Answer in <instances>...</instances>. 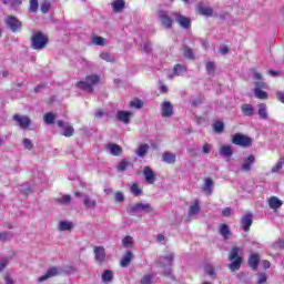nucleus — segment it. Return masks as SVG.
I'll list each match as a JSON object with an SVG mask.
<instances>
[{
  "label": "nucleus",
  "instance_id": "5",
  "mask_svg": "<svg viewBox=\"0 0 284 284\" xmlns=\"http://www.w3.org/2000/svg\"><path fill=\"white\" fill-rule=\"evenodd\" d=\"M253 77L257 81L255 82L254 95L256 97V99H267V92L263 91L267 90V83L261 81L263 79V75L258 72H255Z\"/></svg>",
  "mask_w": 284,
  "mask_h": 284
},
{
  "label": "nucleus",
  "instance_id": "50",
  "mask_svg": "<svg viewBox=\"0 0 284 284\" xmlns=\"http://www.w3.org/2000/svg\"><path fill=\"white\" fill-rule=\"evenodd\" d=\"M267 283V275L265 273H257V284Z\"/></svg>",
  "mask_w": 284,
  "mask_h": 284
},
{
  "label": "nucleus",
  "instance_id": "22",
  "mask_svg": "<svg viewBox=\"0 0 284 284\" xmlns=\"http://www.w3.org/2000/svg\"><path fill=\"white\" fill-rule=\"evenodd\" d=\"M197 12L199 14H202V17H212V14H214V10L203 3L197 6Z\"/></svg>",
  "mask_w": 284,
  "mask_h": 284
},
{
  "label": "nucleus",
  "instance_id": "7",
  "mask_svg": "<svg viewBox=\"0 0 284 284\" xmlns=\"http://www.w3.org/2000/svg\"><path fill=\"white\" fill-rule=\"evenodd\" d=\"M75 196H81L82 197V203L87 210H97V197L92 195H88L85 193L81 192H75Z\"/></svg>",
  "mask_w": 284,
  "mask_h": 284
},
{
  "label": "nucleus",
  "instance_id": "56",
  "mask_svg": "<svg viewBox=\"0 0 284 284\" xmlns=\"http://www.w3.org/2000/svg\"><path fill=\"white\" fill-rule=\"evenodd\" d=\"M50 2H44L41 4V12H43V14H48V12H50Z\"/></svg>",
  "mask_w": 284,
  "mask_h": 284
},
{
  "label": "nucleus",
  "instance_id": "60",
  "mask_svg": "<svg viewBox=\"0 0 284 284\" xmlns=\"http://www.w3.org/2000/svg\"><path fill=\"white\" fill-rule=\"evenodd\" d=\"M142 50H143V52H151V50H152V43H150V42H144L143 44H142Z\"/></svg>",
  "mask_w": 284,
  "mask_h": 284
},
{
  "label": "nucleus",
  "instance_id": "4",
  "mask_svg": "<svg viewBox=\"0 0 284 284\" xmlns=\"http://www.w3.org/2000/svg\"><path fill=\"white\" fill-rule=\"evenodd\" d=\"M48 45V36L41 31L33 32L31 37V48L33 50H43Z\"/></svg>",
  "mask_w": 284,
  "mask_h": 284
},
{
  "label": "nucleus",
  "instance_id": "47",
  "mask_svg": "<svg viewBox=\"0 0 284 284\" xmlns=\"http://www.w3.org/2000/svg\"><path fill=\"white\" fill-rule=\"evenodd\" d=\"M283 170V162L278 161L276 164L271 169L272 174H278Z\"/></svg>",
  "mask_w": 284,
  "mask_h": 284
},
{
  "label": "nucleus",
  "instance_id": "40",
  "mask_svg": "<svg viewBox=\"0 0 284 284\" xmlns=\"http://www.w3.org/2000/svg\"><path fill=\"white\" fill-rule=\"evenodd\" d=\"M112 278H114V273H112L110 270H105L102 274V282L111 283Z\"/></svg>",
  "mask_w": 284,
  "mask_h": 284
},
{
  "label": "nucleus",
  "instance_id": "19",
  "mask_svg": "<svg viewBox=\"0 0 284 284\" xmlns=\"http://www.w3.org/2000/svg\"><path fill=\"white\" fill-rule=\"evenodd\" d=\"M159 19L163 28H166V29L172 28V19H170V16H168V12L161 11L159 13Z\"/></svg>",
  "mask_w": 284,
  "mask_h": 284
},
{
  "label": "nucleus",
  "instance_id": "53",
  "mask_svg": "<svg viewBox=\"0 0 284 284\" xmlns=\"http://www.w3.org/2000/svg\"><path fill=\"white\" fill-rule=\"evenodd\" d=\"M212 152V144L204 143L202 146V154H210Z\"/></svg>",
  "mask_w": 284,
  "mask_h": 284
},
{
  "label": "nucleus",
  "instance_id": "42",
  "mask_svg": "<svg viewBox=\"0 0 284 284\" xmlns=\"http://www.w3.org/2000/svg\"><path fill=\"white\" fill-rule=\"evenodd\" d=\"M212 125H213L214 132H216L217 134H221V132H223V130L225 129V125L221 121H217V122L213 123Z\"/></svg>",
  "mask_w": 284,
  "mask_h": 284
},
{
  "label": "nucleus",
  "instance_id": "37",
  "mask_svg": "<svg viewBox=\"0 0 284 284\" xmlns=\"http://www.w3.org/2000/svg\"><path fill=\"white\" fill-rule=\"evenodd\" d=\"M187 71V69L185 68V65L183 64H176L173 69V74L175 77H181L182 74H185V72Z\"/></svg>",
  "mask_w": 284,
  "mask_h": 284
},
{
  "label": "nucleus",
  "instance_id": "31",
  "mask_svg": "<svg viewBox=\"0 0 284 284\" xmlns=\"http://www.w3.org/2000/svg\"><path fill=\"white\" fill-rule=\"evenodd\" d=\"M132 258H133V255L131 251H128L120 262L121 267H128V265L132 263Z\"/></svg>",
  "mask_w": 284,
  "mask_h": 284
},
{
  "label": "nucleus",
  "instance_id": "64",
  "mask_svg": "<svg viewBox=\"0 0 284 284\" xmlns=\"http://www.w3.org/2000/svg\"><path fill=\"white\" fill-rule=\"evenodd\" d=\"M158 243H163V241H165V235L163 234H159L156 237Z\"/></svg>",
  "mask_w": 284,
  "mask_h": 284
},
{
  "label": "nucleus",
  "instance_id": "3",
  "mask_svg": "<svg viewBox=\"0 0 284 284\" xmlns=\"http://www.w3.org/2000/svg\"><path fill=\"white\" fill-rule=\"evenodd\" d=\"M101 81V75L99 74H90L85 77L84 81L78 82V88L80 90H84V92H93L94 85H97Z\"/></svg>",
  "mask_w": 284,
  "mask_h": 284
},
{
  "label": "nucleus",
  "instance_id": "17",
  "mask_svg": "<svg viewBox=\"0 0 284 284\" xmlns=\"http://www.w3.org/2000/svg\"><path fill=\"white\" fill-rule=\"evenodd\" d=\"M267 203L268 207L274 211L280 210V207H283V200L276 196L268 197Z\"/></svg>",
  "mask_w": 284,
  "mask_h": 284
},
{
  "label": "nucleus",
  "instance_id": "49",
  "mask_svg": "<svg viewBox=\"0 0 284 284\" xmlns=\"http://www.w3.org/2000/svg\"><path fill=\"white\" fill-rule=\"evenodd\" d=\"M30 12H37L39 10V0H30Z\"/></svg>",
  "mask_w": 284,
  "mask_h": 284
},
{
  "label": "nucleus",
  "instance_id": "52",
  "mask_svg": "<svg viewBox=\"0 0 284 284\" xmlns=\"http://www.w3.org/2000/svg\"><path fill=\"white\" fill-rule=\"evenodd\" d=\"M152 278H154V275L152 274L144 275L141 284H152Z\"/></svg>",
  "mask_w": 284,
  "mask_h": 284
},
{
  "label": "nucleus",
  "instance_id": "43",
  "mask_svg": "<svg viewBox=\"0 0 284 284\" xmlns=\"http://www.w3.org/2000/svg\"><path fill=\"white\" fill-rule=\"evenodd\" d=\"M100 59H102V61H106V63L114 62V57H112L109 52H102L100 54Z\"/></svg>",
  "mask_w": 284,
  "mask_h": 284
},
{
  "label": "nucleus",
  "instance_id": "13",
  "mask_svg": "<svg viewBox=\"0 0 284 284\" xmlns=\"http://www.w3.org/2000/svg\"><path fill=\"white\" fill-rule=\"evenodd\" d=\"M6 23L13 32H19V30H21V21L17 20V18L12 16L7 18Z\"/></svg>",
  "mask_w": 284,
  "mask_h": 284
},
{
  "label": "nucleus",
  "instance_id": "30",
  "mask_svg": "<svg viewBox=\"0 0 284 284\" xmlns=\"http://www.w3.org/2000/svg\"><path fill=\"white\" fill-rule=\"evenodd\" d=\"M113 12H123L125 9V1L124 0H114L112 2Z\"/></svg>",
  "mask_w": 284,
  "mask_h": 284
},
{
  "label": "nucleus",
  "instance_id": "18",
  "mask_svg": "<svg viewBox=\"0 0 284 284\" xmlns=\"http://www.w3.org/2000/svg\"><path fill=\"white\" fill-rule=\"evenodd\" d=\"M173 16L175 17L176 23H179L181 28H184V29L190 28L191 26L190 18L181 16L180 13H173Z\"/></svg>",
  "mask_w": 284,
  "mask_h": 284
},
{
  "label": "nucleus",
  "instance_id": "16",
  "mask_svg": "<svg viewBox=\"0 0 284 284\" xmlns=\"http://www.w3.org/2000/svg\"><path fill=\"white\" fill-rule=\"evenodd\" d=\"M94 258L97 263H103L105 261V247L95 246L94 247Z\"/></svg>",
  "mask_w": 284,
  "mask_h": 284
},
{
  "label": "nucleus",
  "instance_id": "32",
  "mask_svg": "<svg viewBox=\"0 0 284 284\" xmlns=\"http://www.w3.org/2000/svg\"><path fill=\"white\" fill-rule=\"evenodd\" d=\"M258 261H261V257L258 254H252L248 257V265L252 267V270H256L258 267Z\"/></svg>",
  "mask_w": 284,
  "mask_h": 284
},
{
  "label": "nucleus",
  "instance_id": "44",
  "mask_svg": "<svg viewBox=\"0 0 284 284\" xmlns=\"http://www.w3.org/2000/svg\"><path fill=\"white\" fill-rule=\"evenodd\" d=\"M131 193L133 194V196H141V194H143V190L139 189V184L134 183L131 186Z\"/></svg>",
  "mask_w": 284,
  "mask_h": 284
},
{
  "label": "nucleus",
  "instance_id": "51",
  "mask_svg": "<svg viewBox=\"0 0 284 284\" xmlns=\"http://www.w3.org/2000/svg\"><path fill=\"white\" fill-rule=\"evenodd\" d=\"M92 42L94 43V45H105V39H103L102 37H94L92 39Z\"/></svg>",
  "mask_w": 284,
  "mask_h": 284
},
{
  "label": "nucleus",
  "instance_id": "48",
  "mask_svg": "<svg viewBox=\"0 0 284 284\" xmlns=\"http://www.w3.org/2000/svg\"><path fill=\"white\" fill-rule=\"evenodd\" d=\"M183 54L186 59H194V51H192V49L189 47H184Z\"/></svg>",
  "mask_w": 284,
  "mask_h": 284
},
{
  "label": "nucleus",
  "instance_id": "46",
  "mask_svg": "<svg viewBox=\"0 0 284 284\" xmlns=\"http://www.w3.org/2000/svg\"><path fill=\"white\" fill-rule=\"evenodd\" d=\"M10 239H12V233L10 232L0 233V243H6V241H10Z\"/></svg>",
  "mask_w": 284,
  "mask_h": 284
},
{
  "label": "nucleus",
  "instance_id": "34",
  "mask_svg": "<svg viewBox=\"0 0 284 284\" xmlns=\"http://www.w3.org/2000/svg\"><path fill=\"white\" fill-rule=\"evenodd\" d=\"M72 227H74V224H72V222H70V221H61L59 223L60 232H70V230H72Z\"/></svg>",
  "mask_w": 284,
  "mask_h": 284
},
{
  "label": "nucleus",
  "instance_id": "58",
  "mask_svg": "<svg viewBox=\"0 0 284 284\" xmlns=\"http://www.w3.org/2000/svg\"><path fill=\"white\" fill-rule=\"evenodd\" d=\"M125 201V195H123L122 192H116L115 193V202L116 203H123Z\"/></svg>",
  "mask_w": 284,
  "mask_h": 284
},
{
  "label": "nucleus",
  "instance_id": "28",
  "mask_svg": "<svg viewBox=\"0 0 284 284\" xmlns=\"http://www.w3.org/2000/svg\"><path fill=\"white\" fill-rule=\"evenodd\" d=\"M241 111H242V114H244V116H254L256 109L252 104H243L241 106Z\"/></svg>",
  "mask_w": 284,
  "mask_h": 284
},
{
  "label": "nucleus",
  "instance_id": "33",
  "mask_svg": "<svg viewBox=\"0 0 284 284\" xmlns=\"http://www.w3.org/2000/svg\"><path fill=\"white\" fill-rule=\"evenodd\" d=\"M128 168H132V162H130L125 159L120 161L116 165L118 172H125V170H128Z\"/></svg>",
  "mask_w": 284,
  "mask_h": 284
},
{
  "label": "nucleus",
  "instance_id": "63",
  "mask_svg": "<svg viewBox=\"0 0 284 284\" xmlns=\"http://www.w3.org/2000/svg\"><path fill=\"white\" fill-rule=\"evenodd\" d=\"M232 214V209L231 207H225L222 210V216H230Z\"/></svg>",
  "mask_w": 284,
  "mask_h": 284
},
{
  "label": "nucleus",
  "instance_id": "14",
  "mask_svg": "<svg viewBox=\"0 0 284 284\" xmlns=\"http://www.w3.org/2000/svg\"><path fill=\"white\" fill-rule=\"evenodd\" d=\"M58 128H62L63 129V136L70 138L74 134V128L72 125L65 124V122H63V120H59L57 122Z\"/></svg>",
  "mask_w": 284,
  "mask_h": 284
},
{
  "label": "nucleus",
  "instance_id": "61",
  "mask_svg": "<svg viewBox=\"0 0 284 284\" xmlns=\"http://www.w3.org/2000/svg\"><path fill=\"white\" fill-rule=\"evenodd\" d=\"M20 192H22V194H30V185L24 184L20 187Z\"/></svg>",
  "mask_w": 284,
  "mask_h": 284
},
{
  "label": "nucleus",
  "instance_id": "35",
  "mask_svg": "<svg viewBox=\"0 0 284 284\" xmlns=\"http://www.w3.org/2000/svg\"><path fill=\"white\" fill-rule=\"evenodd\" d=\"M150 150V145L148 144H141L135 153H136V156H140V159H143V156H145L148 154V151Z\"/></svg>",
  "mask_w": 284,
  "mask_h": 284
},
{
  "label": "nucleus",
  "instance_id": "12",
  "mask_svg": "<svg viewBox=\"0 0 284 284\" xmlns=\"http://www.w3.org/2000/svg\"><path fill=\"white\" fill-rule=\"evenodd\" d=\"M143 176L146 183H149V185H154V183H156V174H154V171L152 170V168L144 166Z\"/></svg>",
  "mask_w": 284,
  "mask_h": 284
},
{
  "label": "nucleus",
  "instance_id": "26",
  "mask_svg": "<svg viewBox=\"0 0 284 284\" xmlns=\"http://www.w3.org/2000/svg\"><path fill=\"white\" fill-rule=\"evenodd\" d=\"M162 161L169 165H174V163H176V154L172 152H164L162 154Z\"/></svg>",
  "mask_w": 284,
  "mask_h": 284
},
{
  "label": "nucleus",
  "instance_id": "59",
  "mask_svg": "<svg viewBox=\"0 0 284 284\" xmlns=\"http://www.w3.org/2000/svg\"><path fill=\"white\" fill-rule=\"evenodd\" d=\"M23 146L26 148V150H32L34 145L32 144V141H30V139L26 138L23 140Z\"/></svg>",
  "mask_w": 284,
  "mask_h": 284
},
{
  "label": "nucleus",
  "instance_id": "9",
  "mask_svg": "<svg viewBox=\"0 0 284 284\" xmlns=\"http://www.w3.org/2000/svg\"><path fill=\"white\" fill-rule=\"evenodd\" d=\"M12 119L21 130H28L32 123V120L28 115H21L19 113L14 114Z\"/></svg>",
  "mask_w": 284,
  "mask_h": 284
},
{
  "label": "nucleus",
  "instance_id": "55",
  "mask_svg": "<svg viewBox=\"0 0 284 284\" xmlns=\"http://www.w3.org/2000/svg\"><path fill=\"white\" fill-rule=\"evenodd\" d=\"M44 121L50 125L54 123V114L52 113H47L44 114Z\"/></svg>",
  "mask_w": 284,
  "mask_h": 284
},
{
  "label": "nucleus",
  "instance_id": "15",
  "mask_svg": "<svg viewBox=\"0 0 284 284\" xmlns=\"http://www.w3.org/2000/svg\"><path fill=\"white\" fill-rule=\"evenodd\" d=\"M255 161H256V158L252 154L244 158L243 163H242L243 172H250V170H252V165H254Z\"/></svg>",
  "mask_w": 284,
  "mask_h": 284
},
{
  "label": "nucleus",
  "instance_id": "20",
  "mask_svg": "<svg viewBox=\"0 0 284 284\" xmlns=\"http://www.w3.org/2000/svg\"><path fill=\"white\" fill-rule=\"evenodd\" d=\"M241 225L244 232H250V227H252V213H246L242 216Z\"/></svg>",
  "mask_w": 284,
  "mask_h": 284
},
{
  "label": "nucleus",
  "instance_id": "29",
  "mask_svg": "<svg viewBox=\"0 0 284 284\" xmlns=\"http://www.w3.org/2000/svg\"><path fill=\"white\" fill-rule=\"evenodd\" d=\"M220 156H223L224 159H230L234 152L232 151V146L230 145H222L219 149Z\"/></svg>",
  "mask_w": 284,
  "mask_h": 284
},
{
  "label": "nucleus",
  "instance_id": "45",
  "mask_svg": "<svg viewBox=\"0 0 284 284\" xmlns=\"http://www.w3.org/2000/svg\"><path fill=\"white\" fill-rule=\"evenodd\" d=\"M130 108H134L135 110H141V108H143V102L139 99L132 100L130 102Z\"/></svg>",
  "mask_w": 284,
  "mask_h": 284
},
{
  "label": "nucleus",
  "instance_id": "1",
  "mask_svg": "<svg viewBox=\"0 0 284 284\" xmlns=\"http://www.w3.org/2000/svg\"><path fill=\"white\" fill-rule=\"evenodd\" d=\"M174 263V253L172 251H166L162 256L158 260L159 267L162 268V274L164 276H170L172 274V265Z\"/></svg>",
  "mask_w": 284,
  "mask_h": 284
},
{
  "label": "nucleus",
  "instance_id": "21",
  "mask_svg": "<svg viewBox=\"0 0 284 284\" xmlns=\"http://www.w3.org/2000/svg\"><path fill=\"white\" fill-rule=\"evenodd\" d=\"M132 118V112L130 111H118L116 119L118 121H121L125 125L130 123V119Z\"/></svg>",
  "mask_w": 284,
  "mask_h": 284
},
{
  "label": "nucleus",
  "instance_id": "25",
  "mask_svg": "<svg viewBox=\"0 0 284 284\" xmlns=\"http://www.w3.org/2000/svg\"><path fill=\"white\" fill-rule=\"evenodd\" d=\"M213 187H214V182L212 181V179L207 178L205 179L204 185L202 186V192H204L206 196H210L213 192Z\"/></svg>",
  "mask_w": 284,
  "mask_h": 284
},
{
  "label": "nucleus",
  "instance_id": "39",
  "mask_svg": "<svg viewBox=\"0 0 284 284\" xmlns=\"http://www.w3.org/2000/svg\"><path fill=\"white\" fill-rule=\"evenodd\" d=\"M220 234L225 240L230 239V226H227V224H221L220 225Z\"/></svg>",
  "mask_w": 284,
  "mask_h": 284
},
{
  "label": "nucleus",
  "instance_id": "6",
  "mask_svg": "<svg viewBox=\"0 0 284 284\" xmlns=\"http://www.w3.org/2000/svg\"><path fill=\"white\" fill-rule=\"evenodd\" d=\"M141 212H143L144 214H152V212H154V207H152V204L148 202H138L129 206V214H131L132 216Z\"/></svg>",
  "mask_w": 284,
  "mask_h": 284
},
{
  "label": "nucleus",
  "instance_id": "36",
  "mask_svg": "<svg viewBox=\"0 0 284 284\" xmlns=\"http://www.w3.org/2000/svg\"><path fill=\"white\" fill-rule=\"evenodd\" d=\"M55 203H59L60 205H68L72 201V196L70 195H61L59 197L54 199Z\"/></svg>",
  "mask_w": 284,
  "mask_h": 284
},
{
  "label": "nucleus",
  "instance_id": "24",
  "mask_svg": "<svg viewBox=\"0 0 284 284\" xmlns=\"http://www.w3.org/2000/svg\"><path fill=\"white\" fill-rule=\"evenodd\" d=\"M257 113L260 119H262L263 121H267V119H270V114L267 113V104L265 103H260L257 105Z\"/></svg>",
  "mask_w": 284,
  "mask_h": 284
},
{
  "label": "nucleus",
  "instance_id": "57",
  "mask_svg": "<svg viewBox=\"0 0 284 284\" xmlns=\"http://www.w3.org/2000/svg\"><path fill=\"white\" fill-rule=\"evenodd\" d=\"M8 263H10V258L8 257L0 260V272H2V270H6V267L8 266Z\"/></svg>",
  "mask_w": 284,
  "mask_h": 284
},
{
  "label": "nucleus",
  "instance_id": "11",
  "mask_svg": "<svg viewBox=\"0 0 284 284\" xmlns=\"http://www.w3.org/2000/svg\"><path fill=\"white\" fill-rule=\"evenodd\" d=\"M63 270L61 267H51L47 271V273L38 278L39 283H43V281H48V278H52V276H59Z\"/></svg>",
  "mask_w": 284,
  "mask_h": 284
},
{
  "label": "nucleus",
  "instance_id": "62",
  "mask_svg": "<svg viewBox=\"0 0 284 284\" xmlns=\"http://www.w3.org/2000/svg\"><path fill=\"white\" fill-rule=\"evenodd\" d=\"M220 52L221 54H227L230 52V48H227V45H221Z\"/></svg>",
  "mask_w": 284,
  "mask_h": 284
},
{
  "label": "nucleus",
  "instance_id": "8",
  "mask_svg": "<svg viewBox=\"0 0 284 284\" xmlns=\"http://www.w3.org/2000/svg\"><path fill=\"white\" fill-rule=\"evenodd\" d=\"M232 143L234 145H240V148H250L252 145V140L247 135L236 133L232 136Z\"/></svg>",
  "mask_w": 284,
  "mask_h": 284
},
{
  "label": "nucleus",
  "instance_id": "41",
  "mask_svg": "<svg viewBox=\"0 0 284 284\" xmlns=\"http://www.w3.org/2000/svg\"><path fill=\"white\" fill-rule=\"evenodd\" d=\"M206 72L210 77H214V72H216V64L212 61L206 63Z\"/></svg>",
  "mask_w": 284,
  "mask_h": 284
},
{
  "label": "nucleus",
  "instance_id": "54",
  "mask_svg": "<svg viewBox=\"0 0 284 284\" xmlns=\"http://www.w3.org/2000/svg\"><path fill=\"white\" fill-rule=\"evenodd\" d=\"M204 272L209 274V276H214V266H212L211 264H206L204 266Z\"/></svg>",
  "mask_w": 284,
  "mask_h": 284
},
{
  "label": "nucleus",
  "instance_id": "2",
  "mask_svg": "<svg viewBox=\"0 0 284 284\" xmlns=\"http://www.w3.org/2000/svg\"><path fill=\"white\" fill-rule=\"evenodd\" d=\"M240 252H243V248L240 246H233L230 251L229 261H231V264H229V270L231 272H239L241 265H243V257L239 255Z\"/></svg>",
  "mask_w": 284,
  "mask_h": 284
},
{
  "label": "nucleus",
  "instance_id": "27",
  "mask_svg": "<svg viewBox=\"0 0 284 284\" xmlns=\"http://www.w3.org/2000/svg\"><path fill=\"white\" fill-rule=\"evenodd\" d=\"M106 149L109 150L110 154H112V156H121V154H123V149H121L119 144H108Z\"/></svg>",
  "mask_w": 284,
  "mask_h": 284
},
{
  "label": "nucleus",
  "instance_id": "23",
  "mask_svg": "<svg viewBox=\"0 0 284 284\" xmlns=\"http://www.w3.org/2000/svg\"><path fill=\"white\" fill-rule=\"evenodd\" d=\"M201 212V203L199 200H194L193 204H191L189 209V219H193V216H196Z\"/></svg>",
  "mask_w": 284,
  "mask_h": 284
},
{
  "label": "nucleus",
  "instance_id": "38",
  "mask_svg": "<svg viewBox=\"0 0 284 284\" xmlns=\"http://www.w3.org/2000/svg\"><path fill=\"white\" fill-rule=\"evenodd\" d=\"M122 245L123 247H125L126 250H130V247H132L134 245V239L130 235H126L123 240H122Z\"/></svg>",
  "mask_w": 284,
  "mask_h": 284
},
{
  "label": "nucleus",
  "instance_id": "10",
  "mask_svg": "<svg viewBox=\"0 0 284 284\" xmlns=\"http://www.w3.org/2000/svg\"><path fill=\"white\" fill-rule=\"evenodd\" d=\"M161 114L163 119H170L172 114H174V106L172 105V102L164 101L161 104Z\"/></svg>",
  "mask_w": 284,
  "mask_h": 284
}]
</instances>
